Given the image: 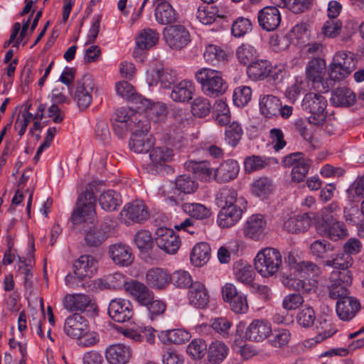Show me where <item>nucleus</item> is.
I'll list each match as a JSON object with an SVG mask.
<instances>
[{"instance_id":"obj_14","label":"nucleus","mask_w":364,"mask_h":364,"mask_svg":"<svg viewBox=\"0 0 364 364\" xmlns=\"http://www.w3.org/2000/svg\"><path fill=\"white\" fill-rule=\"evenodd\" d=\"M146 80L149 86L160 84L161 87L169 89L177 80L176 73L168 68L151 69L146 72Z\"/></svg>"},{"instance_id":"obj_20","label":"nucleus","mask_w":364,"mask_h":364,"mask_svg":"<svg viewBox=\"0 0 364 364\" xmlns=\"http://www.w3.org/2000/svg\"><path fill=\"white\" fill-rule=\"evenodd\" d=\"M159 34L155 29L146 28L143 29L136 38L134 57L141 55L144 50L154 46L159 41Z\"/></svg>"},{"instance_id":"obj_61","label":"nucleus","mask_w":364,"mask_h":364,"mask_svg":"<svg viewBox=\"0 0 364 364\" xmlns=\"http://www.w3.org/2000/svg\"><path fill=\"white\" fill-rule=\"evenodd\" d=\"M107 238L105 232L98 228H90L85 235L86 244L90 247L100 246Z\"/></svg>"},{"instance_id":"obj_59","label":"nucleus","mask_w":364,"mask_h":364,"mask_svg":"<svg viewBox=\"0 0 364 364\" xmlns=\"http://www.w3.org/2000/svg\"><path fill=\"white\" fill-rule=\"evenodd\" d=\"M186 351L193 358L200 359L207 352V344L203 339H194L187 346Z\"/></svg>"},{"instance_id":"obj_38","label":"nucleus","mask_w":364,"mask_h":364,"mask_svg":"<svg viewBox=\"0 0 364 364\" xmlns=\"http://www.w3.org/2000/svg\"><path fill=\"white\" fill-rule=\"evenodd\" d=\"M326 70V62L323 58H314L307 64L306 74L314 82H318L323 78Z\"/></svg>"},{"instance_id":"obj_22","label":"nucleus","mask_w":364,"mask_h":364,"mask_svg":"<svg viewBox=\"0 0 364 364\" xmlns=\"http://www.w3.org/2000/svg\"><path fill=\"white\" fill-rule=\"evenodd\" d=\"M88 324L86 319L79 314L68 316L64 323L65 334L73 338H80L87 332Z\"/></svg>"},{"instance_id":"obj_28","label":"nucleus","mask_w":364,"mask_h":364,"mask_svg":"<svg viewBox=\"0 0 364 364\" xmlns=\"http://www.w3.org/2000/svg\"><path fill=\"white\" fill-rule=\"evenodd\" d=\"M239 171L240 166L236 161L226 160L214 170V179L220 183L229 182L237 177Z\"/></svg>"},{"instance_id":"obj_4","label":"nucleus","mask_w":364,"mask_h":364,"mask_svg":"<svg viewBox=\"0 0 364 364\" xmlns=\"http://www.w3.org/2000/svg\"><path fill=\"white\" fill-rule=\"evenodd\" d=\"M326 98L321 94L314 92L306 94L301 103L302 109L311 114L309 122L314 125H320L326 120Z\"/></svg>"},{"instance_id":"obj_25","label":"nucleus","mask_w":364,"mask_h":364,"mask_svg":"<svg viewBox=\"0 0 364 364\" xmlns=\"http://www.w3.org/2000/svg\"><path fill=\"white\" fill-rule=\"evenodd\" d=\"M171 282V275L164 269L152 268L146 274V283L156 289H166Z\"/></svg>"},{"instance_id":"obj_30","label":"nucleus","mask_w":364,"mask_h":364,"mask_svg":"<svg viewBox=\"0 0 364 364\" xmlns=\"http://www.w3.org/2000/svg\"><path fill=\"white\" fill-rule=\"evenodd\" d=\"M281 100L273 95H263L259 99L260 114L265 118L271 119L279 115Z\"/></svg>"},{"instance_id":"obj_32","label":"nucleus","mask_w":364,"mask_h":364,"mask_svg":"<svg viewBox=\"0 0 364 364\" xmlns=\"http://www.w3.org/2000/svg\"><path fill=\"white\" fill-rule=\"evenodd\" d=\"M185 167L201 181H209L215 178L214 170L210 168V164L206 161H190L185 164Z\"/></svg>"},{"instance_id":"obj_19","label":"nucleus","mask_w":364,"mask_h":364,"mask_svg":"<svg viewBox=\"0 0 364 364\" xmlns=\"http://www.w3.org/2000/svg\"><path fill=\"white\" fill-rule=\"evenodd\" d=\"M360 309L359 301L353 296L339 298L336 303V313L343 321H350Z\"/></svg>"},{"instance_id":"obj_12","label":"nucleus","mask_w":364,"mask_h":364,"mask_svg":"<svg viewBox=\"0 0 364 364\" xmlns=\"http://www.w3.org/2000/svg\"><path fill=\"white\" fill-rule=\"evenodd\" d=\"M156 245L168 254H175L181 245L179 237L171 229L159 228L156 231Z\"/></svg>"},{"instance_id":"obj_18","label":"nucleus","mask_w":364,"mask_h":364,"mask_svg":"<svg viewBox=\"0 0 364 364\" xmlns=\"http://www.w3.org/2000/svg\"><path fill=\"white\" fill-rule=\"evenodd\" d=\"M107 253L112 262L121 267L129 266L134 259L131 247L123 243L109 245Z\"/></svg>"},{"instance_id":"obj_23","label":"nucleus","mask_w":364,"mask_h":364,"mask_svg":"<svg viewBox=\"0 0 364 364\" xmlns=\"http://www.w3.org/2000/svg\"><path fill=\"white\" fill-rule=\"evenodd\" d=\"M245 208V205L223 206L218 215L219 226L223 228L233 226L241 219Z\"/></svg>"},{"instance_id":"obj_39","label":"nucleus","mask_w":364,"mask_h":364,"mask_svg":"<svg viewBox=\"0 0 364 364\" xmlns=\"http://www.w3.org/2000/svg\"><path fill=\"white\" fill-rule=\"evenodd\" d=\"M210 257V247L206 242L196 244L191 252L190 259L196 267H201L206 264Z\"/></svg>"},{"instance_id":"obj_48","label":"nucleus","mask_w":364,"mask_h":364,"mask_svg":"<svg viewBox=\"0 0 364 364\" xmlns=\"http://www.w3.org/2000/svg\"><path fill=\"white\" fill-rule=\"evenodd\" d=\"M99 203L106 211L115 210L120 205L119 195L113 190H108L100 196Z\"/></svg>"},{"instance_id":"obj_63","label":"nucleus","mask_w":364,"mask_h":364,"mask_svg":"<svg viewBox=\"0 0 364 364\" xmlns=\"http://www.w3.org/2000/svg\"><path fill=\"white\" fill-rule=\"evenodd\" d=\"M310 165L311 161L308 159H304V160L300 161L296 166L292 168V181L297 183L303 181L309 172Z\"/></svg>"},{"instance_id":"obj_10","label":"nucleus","mask_w":364,"mask_h":364,"mask_svg":"<svg viewBox=\"0 0 364 364\" xmlns=\"http://www.w3.org/2000/svg\"><path fill=\"white\" fill-rule=\"evenodd\" d=\"M108 314L116 322L129 321L134 315L133 305L128 299H114L109 304Z\"/></svg>"},{"instance_id":"obj_29","label":"nucleus","mask_w":364,"mask_h":364,"mask_svg":"<svg viewBox=\"0 0 364 364\" xmlns=\"http://www.w3.org/2000/svg\"><path fill=\"white\" fill-rule=\"evenodd\" d=\"M155 6L154 16L159 23L167 25L176 21V13L166 0H156Z\"/></svg>"},{"instance_id":"obj_41","label":"nucleus","mask_w":364,"mask_h":364,"mask_svg":"<svg viewBox=\"0 0 364 364\" xmlns=\"http://www.w3.org/2000/svg\"><path fill=\"white\" fill-rule=\"evenodd\" d=\"M353 259L348 253H340L331 259L325 261L326 266L332 267L335 269L332 272H340L343 274L344 272H350L348 269L353 265Z\"/></svg>"},{"instance_id":"obj_16","label":"nucleus","mask_w":364,"mask_h":364,"mask_svg":"<svg viewBox=\"0 0 364 364\" xmlns=\"http://www.w3.org/2000/svg\"><path fill=\"white\" fill-rule=\"evenodd\" d=\"M124 290L140 305L147 304L154 298V294L149 288L142 282L131 279L124 284Z\"/></svg>"},{"instance_id":"obj_43","label":"nucleus","mask_w":364,"mask_h":364,"mask_svg":"<svg viewBox=\"0 0 364 364\" xmlns=\"http://www.w3.org/2000/svg\"><path fill=\"white\" fill-rule=\"evenodd\" d=\"M188 333L182 329L164 331L159 334V338L164 344H181L188 341Z\"/></svg>"},{"instance_id":"obj_44","label":"nucleus","mask_w":364,"mask_h":364,"mask_svg":"<svg viewBox=\"0 0 364 364\" xmlns=\"http://www.w3.org/2000/svg\"><path fill=\"white\" fill-rule=\"evenodd\" d=\"M233 270L236 279L245 284H250L255 279V272L250 264L237 262L234 264Z\"/></svg>"},{"instance_id":"obj_8","label":"nucleus","mask_w":364,"mask_h":364,"mask_svg":"<svg viewBox=\"0 0 364 364\" xmlns=\"http://www.w3.org/2000/svg\"><path fill=\"white\" fill-rule=\"evenodd\" d=\"M94 87V79L90 75H85L82 79L77 80L74 100L81 109H85L90 106Z\"/></svg>"},{"instance_id":"obj_42","label":"nucleus","mask_w":364,"mask_h":364,"mask_svg":"<svg viewBox=\"0 0 364 364\" xmlns=\"http://www.w3.org/2000/svg\"><path fill=\"white\" fill-rule=\"evenodd\" d=\"M182 210L193 218L197 220H206L211 215V210L201 203H186L182 205Z\"/></svg>"},{"instance_id":"obj_40","label":"nucleus","mask_w":364,"mask_h":364,"mask_svg":"<svg viewBox=\"0 0 364 364\" xmlns=\"http://www.w3.org/2000/svg\"><path fill=\"white\" fill-rule=\"evenodd\" d=\"M143 119L144 117L134 112V109L131 108H122L115 112L112 121L132 124L136 127L144 122V120Z\"/></svg>"},{"instance_id":"obj_34","label":"nucleus","mask_w":364,"mask_h":364,"mask_svg":"<svg viewBox=\"0 0 364 364\" xmlns=\"http://www.w3.org/2000/svg\"><path fill=\"white\" fill-rule=\"evenodd\" d=\"M91 302L88 295L76 294L67 295L63 301L65 308L70 311H84Z\"/></svg>"},{"instance_id":"obj_11","label":"nucleus","mask_w":364,"mask_h":364,"mask_svg":"<svg viewBox=\"0 0 364 364\" xmlns=\"http://www.w3.org/2000/svg\"><path fill=\"white\" fill-rule=\"evenodd\" d=\"M122 221L127 225L141 223L149 218V212L145 204L140 200H135L124 205L120 212Z\"/></svg>"},{"instance_id":"obj_26","label":"nucleus","mask_w":364,"mask_h":364,"mask_svg":"<svg viewBox=\"0 0 364 364\" xmlns=\"http://www.w3.org/2000/svg\"><path fill=\"white\" fill-rule=\"evenodd\" d=\"M272 333L269 322L264 320H255L247 327L245 337L253 341H262L267 338Z\"/></svg>"},{"instance_id":"obj_55","label":"nucleus","mask_w":364,"mask_h":364,"mask_svg":"<svg viewBox=\"0 0 364 364\" xmlns=\"http://www.w3.org/2000/svg\"><path fill=\"white\" fill-rule=\"evenodd\" d=\"M242 134V129L237 122H233L226 127L225 140L232 146H235L238 144Z\"/></svg>"},{"instance_id":"obj_15","label":"nucleus","mask_w":364,"mask_h":364,"mask_svg":"<svg viewBox=\"0 0 364 364\" xmlns=\"http://www.w3.org/2000/svg\"><path fill=\"white\" fill-rule=\"evenodd\" d=\"M266 225L267 222L262 215H252L247 219L243 227L244 235L251 240H261L264 237Z\"/></svg>"},{"instance_id":"obj_2","label":"nucleus","mask_w":364,"mask_h":364,"mask_svg":"<svg viewBox=\"0 0 364 364\" xmlns=\"http://www.w3.org/2000/svg\"><path fill=\"white\" fill-rule=\"evenodd\" d=\"M95 183H90L85 191L80 195L73 210L70 220L74 225H78L92 219L95 215L96 198L94 189Z\"/></svg>"},{"instance_id":"obj_31","label":"nucleus","mask_w":364,"mask_h":364,"mask_svg":"<svg viewBox=\"0 0 364 364\" xmlns=\"http://www.w3.org/2000/svg\"><path fill=\"white\" fill-rule=\"evenodd\" d=\"M311 223L308 213H303L289 218L284 222L283 227L288 232L297 234L306 231Z\"/></svg>"},{"instance_id":"obj_46","label":"nucleus","mask_w":364,"mask_h":364,"mask_svg":"<svg viewBox=\"0 0 364 364\" xmlns=\"http://www.w3.org/2000/svg\"><path fill=\"white\" fill-rule=\"evenodd\" d=\"M228 347L221 341L213 342L208 349V360L214 364H218L227 357L228 354Z\"/></svg>"},{"instance_id":"obj_51","label":"nucleus","mask_w":364,"mask_h":364,"mask_svg":"<svg viewBox=\"0 0 364 364\" xmlns=\"http://www.w3.org/2000/svg\"><path fill=\"white\" fill-rule=\"evenodd\" d=\"M316 321V314L314 309L309 306H305L299 310L296 315V321L303 328L311 327Z\"/></svg>"},{"instance_id":"obj_64","label":"nucleus","mask_w":364,"mask_h":364,"mask_svg":"<svg viewBox=\"0 0 364 364\" xmlns=\"http://www.w3.org/2000/svg\"><path fill=\"white\" fill-rule=\"evenodd\" d=\"M231 30L235 37H242L252 30V23L248 18L240 17L233 22Z\"/></svg>"},{"instance_id":"obj_3","label":"nucleus","mask_w":364,"mask_h":364,"mask_svg":"<svg viewBox=\"0 0 364 364\" xmlns=\"http://www.w3.org/2000/svg\"><path fill=\"white\" fill-rule=\"evenodd\" d=\"M282 264V255L275 248L266 247L260 250L255 258V268L263 277L276 275Z\"/></svg>"},{"instance_id":"obj_53","label":"nucleus","mask_w":364,"mask_h":364,"mask_svg":"<svg viewBox=\"0 0 364 364\" xmlns=\"http://www.w3.org/2000/svg\"><path fill=\"white\" fill-rule=\"evenodd\" d=\"M294 269L301 277H314L320 274V268L310 261H301L294 265Z\"/></svg>"},{"instance_id":"obj_5","label":"nucleus","mask_w":364,"mask_h":364,"mask_svg":"<svg viewBox=\"0 0 364 364\" xmlns=\"http://www.w3.org/2000/svg\"><path fill=\"white\" fill-rule=\"evenodd\" d=\"M317 232L322 236H326L333 241H337L347 235L345 225L338 221L334 215H323V220L316 225Z\"/></svg>"},{"instance_id":"obj_37","label":"nucleus","mask_w":364,"mask_h":364,"mask_svg":"<svg viewBox=\"0 0 364 364\" xmlns=\"http://www.w3.org/2000/svg\"><path fill=\"white\" fill-rule=\"evenodd\" d=\"M331 102L336 106L349 107L355 102V95L348 87H338L333 91Z\"/></svg>"},{"instance_id":"obj_13","label":"nucleus","mask_w":364,"mask_h":364,"mask_svg":"<svg viewBox=\"0 0 364 364\" xmlns=\"http://www.w3.org/2000/svg\"><path fill=\"white\" fill-rule=\"evenodd\" d=\"M173 156V150L166 146H157L152 149L149 153L150 162L147 168L151 173L161 172L170 162Z\"/></svg>"},{"instance_id":"obj_56","label":"nucleus","mask_w":364,"mask_h":364,"mask_svg":"<svg viewBox=\"0 0 364 364\" xmlns=\"http://www.w3.org/2000/svg\"><path fill=\"white\" fill-rule=\"evenodd\" d=\"M273 190V184L267 177H261L255 181L252 185V193L257 196H265Z\"/></svg>"},{"instance_id":"obj_52","label":"nucleus","mask_w":364,"mask_h":364,"mask_svg":"<svg viewBox=\"0 0 364 364\" xmlns=\"http://www.w3.org/2000/svg\"><path fill=\"white\" fill-rule=\"evenodd\" d=\"M210 102L205 97H196L191 104V112L194 116L198 117L207 116L210 113Z\"/></svg>"},{"instance_id":"obj_36","label":"nucleus","mask_w":364,"mask_h":364,"mask_svg":"<svg viewBox=\"0 0 364 364\" xmlns=\"http://www.w3.org/2000/svg\"><path fill=\"white\" fill-rule=\"evenodd\" d=\"M270 72V63L259 60L252 62L247 67V73L252 80H262L267 77Z\"/></svg>"},{"instance_id":"obj_7","label":"nucleus","mask_w":364,"mask_h":364,"mask_svg":"<svg viewBox=\"0 0 364 364\" xmlns=\"http://www.w3.org/2000/svg\"><path fill=\"white\" fill-rule=\"evenodd\" d=\"M149 129V124L146 120L136 127L129 143L131 150L140 154L146 153L151 149L154 141L151 136L148 134Z\"/></svg>"},{"instance_id":"obj_21","label":"nucleus","mask_w":364,"mask_h":364,"mask_svg":"<svg viewBox=\"0 0 364 364\" xmlns=\"http://www.w3.org/2000/svg\"><path fill=\"white\" fill-rule=\"evenodd\" d=\"M132 355L129 346L123 343L109 345L105 350V357L110 364H127Z\"/></svg>"},{"instance_id":"obj_50","label":"nucleus","mask_w":364,"mask_h":364,"mask_svg":"<svg viewBox=\"0 0 364 364\" xmlns=\"http://www.w3.org/2000/svg\"><path fill=\"white\" fill-rule=\"evenodd\" d=\"M203 56L207 62L213 63L215 60L218 62L227 60L228 55L221 47L210 44L205 47Z\"/></svg>"},{"instance_id":"obj_62","label":"nucleus","mask_w":364,"mask_h":364,"mask_svg":"<svg viewBox=\"0 0 364 364\" xmlns=\"http://www.w3.org/2000/svg\"><path fill=\"white\" fill-rule=\"evenodd\" d=\"M341 60L340 57L333 58V63L330 66L329 76L333 80H341L351 73L341 64Z\"/></svg>"},{"instance_id":"obj_17","label":"nucleus","mask_w":364,"mask_h":364,"mask_svg":"<svg viewBox=\"0 0 364 364\" xmlns=\"http://www.w3.org/2000/svg\"><path fill=\"white\" fill-rule=\"evenodd\" d=\"M259 26L264 31H273L281 22V14L276 6H265L257 14Z\"/></svg>"},{"instance_id":"obj_57","label":"nucleus","mask_w":364,"mask_h":364,"mask_svg":"<svg viewBox=\"0 0 364 364\" xmlns=\"http://www.w3.org/2000/svg\"><path fill=\"white\" fill-rule=\"evenodd\" d=\"M176 188L184 193H192L198 188L197 183L188 175H181L175 181Z\"/></svg>"},{"instance_id":"obj_33","label":"nucleus","mask_w":364,"mask_h":364,"mask_svg":"<svg viewBox=\"0 0 364 364\" xmlns=\"http://www.w3.org/2000/svg\"><path fill=\"white\" fill-rule=\"evenodd\" d=\"M195 91L193 83L189 80H182L174 85L171 92V98L178 102L188 101L192 98Z\"/></svg>"},{"instance_id":"obj_1","label":"nucleus","mask_w":364,"mask_h":364,"mask_svg":"<svg viewBox=\"0 0 364 364\" xmlns=\"http://www.w3.org/2000/svg\"><path fill=\"white\" fill-rule=\"evenodd\" d=\"M195 77L204 94L210 97H219L228 90V85L218 70L203 68L195 73Z\"/></svg>"},{"instance_id":"obj_49","label":"nucleus","mask_w":364,"mask_h":364,"mask_svg":"<svg viewBox=\"0 0 364 364\" xmlns=\"http://www.w3.org/2000/svg\"><path fill=\"white\" fill-rule=\"evenodd\" d=\"M238 61L243 65L250 64L257 57V50L248 43H242L236 50Z\"/></svg>"},{"instance_id":"obj_45","label":"nucleus","mask_w":364,"mask_h":364,"mask_svg":"<svg viewBox=\"0 0 364 364\" xmlns=\"http://www.w3.org/2000/svg\"><path fill=\"white\" fill-rule=\"evenodd\" d=\"M218 199L223 203V206L245 205L246 203L242 197L237 196V192L235 189L227 187L220 191Z\"/></svg>"},{"instance_id":"obj_6","label":"nucleus","mask_w":364,"mask_h":364,"mask_svg":"<svg viewBox=\"0 0 364 364\" xmlns=\"http://www.w3.org/2000/svg\"><path fill=\"white\" fill-rule=\"evenodd\" d=\"M350 272H331L329 277L328 294L333 299L344 298L349 296L348 287L352 284Z\"/></svg>"},{"instance_id":"obj_9","label":"nucleus","mask_w":364,"mask_h":364,"mask_svg":"<svg viewBox=\"0 0 364 364\" xmlns=\"http://www.w3.org/2000/svg\"><path fill=\"white\" fill-rule=\"evenodd\" d=\"M164 39L172 49L181 50L191 42L188 30L181 25L171 26L164 30Z\"/></svg>"},{"instance_id":"obj_54","label":"nucleus","mask_w":364,"mask_h":364,"mask_svg":"<svg viewBox=\"0 0 364 364\" xmlns=\"http://www.w3.org/2000/svg\"><path fill=\"white\" fill-rule=\"evenodd\" d=\"M269 164V160L263 156L252 155L245 158V170L247 173L259 171Z\"/></svg>"},{"instance_id":"obj_24","label":"nucleus","mask_w":364,"mask_h":364,"mask_svg":"<svg viewBox=\"0 0 364 364\" xmlns=\"http://www.w3.org/2000/svg\"><path fill=\"white\" fill-rule=\"evenodd\" d=\"M97 270V261L91 255H85L73 264V272L79 279L90 278Z\"/></svg>"},{"instance_id":"obj_58","label":"nucleus","mask_w":364,"mask_h":364,"mask_svg":"<svg viewBox=\"0 0 364 364\" xmlns=\"http://www.w3.org/2000/svg\"><path fill=\"white\" fill-rule=\"evenodd\" d=\"M232 98L237 107H244L251 100L252 90L248 86L238 87L235 90Z\"/></svg>"},{"instance_id":"obj_60","label":"nucleus","mask_w":364,"mask_h":364,"mask_svg":"<svg viewBox=\"0 0 364 364\" xmlns=\"http://www.w3.org/2000/svg\"><path fill=\"white\" fill-rule=\"evenodd\" d=\"M134 242L141 251H148L151 249L154 245L151 232L146 230H141L136 233Z\"/></svg>"},{"instance_id":"obj_35","label":"nucleus","mask_w":364,"mask_h":364,"mask_svg":"<svg viewBox=\"0 0 364 364\" xmlns=\"http://www.w3.org/2000/svg\"><path fill=\"white\" fill-rule=\"evenodd\" d=\"M116 92L122 97L136 104L139 103L146 106L148 100L138 95L134 87L127 81L119 82L116 84Z\"/></svg>"},{"instance_id":"obj_27","label":"nucleus","mask_w":364,"mask_h":364,"mask_svg":"<svg viewBox=\"0 0 364 364\" xmlns=\"http://www.w3.org/2000/svg\"><path fill=\"white\" fill-rule=\"evenodd\" d=\"M189 303L196 308L204 309L209 303V294L205 285L200 282H194L188 293Z\"/></svg>"},{"instance_id":"obj_47","label":"nucleus","mask_w":364,"mask_h":364,"mask_svg":"<svg viewBox=\"0 0 364 364\" xmlns=\"http://www.w3.org/2000/svg\"><path fill=\"white\" fill-rule=\"evenodd\" d=\"M313 125L314 124L309 122V119H308L307 122L302 119H296L294 122L296 132L303 138L304 141L308 142L311 146L314 145L315 141V129Z\"/></svg>"}]
</instances>
